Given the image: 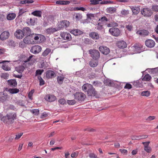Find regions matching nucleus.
Returning a JSON list of instances; mask_svg holds the SVG:
<instances>
[{
	"mask_svg": "<svg viewBox=\"0 0 158 158\" xmlns=\"http://www.w3.org/2000/svg\"><path fill=\"white\" fill-rule=\"evenodd\" d=\"M16 114L15 113H9L7 114L5 116H3L1 120L4 123L9 124L13 123L16 119Z\"/></svg>",
	"mask_w": 158,
	"mask_h": 158,
	"instance_id": "1",
	"label": "nucleus"
},
{
	"mask_svg": "<svg viewBox=\"0 0 158 158\" xmlns=\"http://www.w3.org/2000/svg\"><path fill=\"white\" fill-rule=\"evenodd\" d=\"M89 53L93 59L98 60L100 57V53L97 50L91 49L89 50Z\"/></svg>",
	"mask_w": 158,
	"mask_h": 158,
	"instance_id": "2",
	"label": "nucleus"
},
{
	"mask_svg": "<svg viewBox=\"0 0 158 158\" xmlns=\"http://www.w3.org/2000/svg\"><path fill=\"white\" fill-rule=\"evenodd\" d=\"M141 14L144 16L147 17H150L152 14L151 10L148 8H143L141 10Z\"/></svg>",
	"mask_w": 158,
	"mask_h": 158,
	"instance_id": "3",
	"label": "nucleus"
},
{
	"mask_svg": "<svg viewBox=\"0 0 158 158\" xmlns=\"http://www.w3.org/2000/svg\"><path fill=\"white\" fill-rule=\"evenodd\" d=\"M75 98L78 101L82 102L86 98V95L82 93H76L74 95Z\"/></svg>",
	"mask_w": 158,
	"mask_h": 158,
	"instance_id": "4",
	"label": "nucleus"
},
{
	"mask_svg": "<svg viewBox=\"0 0 158 158\" xmlns=\"http://www.w3.org/2000/svg\"><path fill=\"white\" fill-rule=\"evenodd\" d=\"M110 33L114 36H118L120 35V31L118 28L116 27H112L109 30Z\"/></svg>",
	"mask_w": 158,
	"mask_h": 158,
	"instance_id": "5",
	"label": "nucleus"
},
{
	"mask_svg": "<svg viewBox=\"0 0 158 158\" xmlns=\"http://www.w3.org/2000/svg\"><path fill=\"white\" fill-rule=\"evenodd\" d=\"M42 50L41 47L38 45L34 46L31 47V52L34 54L38 53L40 52Z\"/></svg>",
	"mask_w": 158,
	"mask_h": 158,
	"instance_id": "6",
	"label": "nucleus"
},
{
	"mask_svg": "<svg viewBox=\"0 0 158 158\" xmlns=\"http://www.w3.org/2000/svg\"><path fill=\"white\" fill-rule=\"evenodd\" d=\"M10 32L7 31H3L0 35V39L2 41L8 39L10 36Z\"/></svg>",
	"mask_w": 158,
	"mask_h": 158,
	"instance_id": "7",
	"label": "nucleus"
},
{
	"mask_svg": "<svg viewBox=\"0 0 158 158\" xmlns=\"http://www.w3.org/2000/svg\"><path fill=\"white\" fill-rule=\"evenodd\" d=\"M87 94L89 96L95 97L96 98L98 97V94L97 92L95 90V89L93 86L92 89L88 90Z\"/></svg>",
	"mask_w": 158,
	"mask_h": 158,
	"instance_id": "8",
	"label": "nucleus"
},
{
	"mask_svg": "<svg viewBox=\"0 0 158 158\" xmlns=\"http://www.w3.org/2000/svg\"><path fill=\"white\" fill-rule=\"evenodd\" d=\"M70 23L69 21L67 20H63L61 21L58 25L59 28H58L59 30L62 28L67 27L69 25Z\"/></svg>",
	"mask_w": 158,
	"mask_h": 158,
	"instance_id": "9",
	"label": "nucleus"
},
{
	"mask_svg": "<svg viewBox=\"0 0 158 158\" xmlns=\"http://www.w3.org/2000/svg\"><path fill=\"white\" fill-rule=\"evenodd\" d=\"M99 51L103 54L105 55L108 54L110 52L109 48L105 46H101L99 48Z\"/></svg>",
	"mask_w": 158,
	"mask_h": 158,
	"instance_id": "10",
	"label": "nucleus"
},
{
	"mask_svg": "<svg viewBox=\"0 0 158 158\" xmlns=\"http://www.w3.org/2000/svg\"><path fill=\"white\" fill-rule=\"evenodd\" d=\"M61 37L64 40H70L71 39L70 34L68 33L62 32L60 34Z\"/></svg>",
	"mask_w": 158,
	"mask_h": 158,
	"instance_id": "11",
	"label": "nucleus"
},
{
	"mask_svg": "<svg viewBox=\"0 0 158 158\" xmlns=\"http://www.w3.org/2000/svg\"><path fill=\"white\" fill-rule=\"evenodd\" d=\"M16 38L19 39H22L24 37L22 30L20 29L17 30L15 33Z\"/></svg>",
	"mask_w": 158,
	"mask_h": 158,
	"instance_id": "12",
	"label": "nucleus"
},
{
	"mask_svg": "<svg viewBox=\"0 0 158 158\" xmlns=\"http://www.w3.org/2000/svg\"><path fill=\"white\" fill-rule=\"evenodd\" d=\"M117 46L120 48H124L127 46L126 43L123 41H119L117 42Z\"/></svg>",
	"mask_w": 158,
	"mask_h": 158,
	"instance_id": "13",
	"label": "nucleus"
},
{
	"mask_svg": "<svg viewBox=\"0 0 158 158\" xmlns=\"http://www.w3.org/2000/svg\"><path fill=\"white\" fill-rule=\"evenodd\" d=\"M150 143L149 141L143 142L142 143L144 146V150L148 153H150L151 152L152 149L148 145Z\"/></svg>",
	"mask_w": 158,
	"mask_h": 158,
	"instance_id": "14",
	"label": "nucleus"
},
{
	"mask_svg": "<svg viewBox=\"0 0 158 158\" xmlns=\"http://www.w3.org/2000/svg\"><path fill=\"white\" fill-rule=\"evenodd\" d=\"M45 99L48 101L52 102L54 101L56 99V98L53 95L48 94L45 96Z\"/></svg>",
	"mask_w": 158,
	"mask_h": 158,
	"instance_id": "15",
	"label": "nucleus"
},
{
	"mask_svg": "<svg viewBox=\"0 0 158 158\" xmlns=\"http://www.w3.org/2000/svg\"><path fill=\"white\" fill-rule=\"evenodd\" d=\"M146 45L149 48H152L155 45V42L154 41L152 40H148L145 42Z\"/></svg>",
	"mask_w": 158,
	"mask_h": 158,
	"instance_id": "16",
	"label": "nucleus"
},
{
	"mask_svg": "<svg viewBox=\"0 0 158 158\" xmlns=\"http://www.w3.org/2000/svg\"><path fill=\"white\" fill-rule=\"evenodd\" d=\"M36 60V59L35 56L34 55H31L25 61V62L28 61L30 62L31 64H33L35 63Z\"/></svg>",
	"mask_w": 158,
	"mask_h": 158,
	"instance_id": "17",
	"label": "nucleus"
},
{
	"mask_svg": "<svg viewBox=\"0 0 158 158\" xmlns=\"http://www.w3.org/2000/svg\"><path fill=\"white\" fill-rule=\"evenodd\" d=\"M24 36H29L31 34V31L30 29L28 27H26L22 29Z\"/></svg>",
	"mask_w": 158,
	"mask_h": 158,
	"instance_id": "18",
	"label": "nucleus"
},
{
	"mask_svg": "<svg viewBox=\"0 0 158 158\" xmlns=\"http://www.w3.org/2000/svg\"><path fill=\"white\" fill-rule=\"evenodd\" d=\"M93 86L90 84L86 83L84 84L82 86V90L85 91H88L89 90L92 89Z\"/></svg>",
	"mask_w": 158,
	"mask_h": 158,
	"instance_id": "19",
	"label": "nucleus"
},
{
	"mask_svg": "<svg viewBox=\"0 0 158 158\" xmlns=\"http://www.w3.org/2000/svg\"><path fill=\"white\" fill-rule=\"evenodd\" d=\"M89 36L93 40H98L99 38V36L98 33L94 32L90 33Z\"/></svg>",
	"mask_w": 158,
	"mask_h": 158,
	"instance_id": "20",
	"label": "nucleus"
},
{
	"mask_svg": "<svg viewBox=\"0 0 158 158\" xmlns=\"http://www.w3.org/2000/svg\"><path fill=\"white\" fill-rule=\"evenodd\" d=\"M98 64V60L95 59L91 60L89 62V66L93 68L96 67Z\"/></svg>",
	"mask_w": 158,
	"mask_h": 158,
	"instance_id": "21",
	"label": "nucleus"
},
{
	"mask_svg": "<svg viewBox=\"0 0 158 158\" xmlns=\"http://www.w3.org/2000/svg\"><path fill=\"white\" fill-rule=\"evenodd\" d=\"M55 73L54 71L48 70L46 73V77L48 78H52L54 77Z\"/></svg>",
	"mask_w": 158,
	"mask_h": 158,
	"instance_id": "22",
	"label": "nucleus"
},
{
	"mask_svg": "<svg viewBox=\"0 0 158 158\" xmlns=\"http://www.w3.org/2000/svg\"><path fill=\"white\" fill-rule=\"evenodd\" d=\"M70 32L75 35H81L83 34V32L82 31L78 29L73 30L70 31Z\"/></svg>",
	"mask_w": 158,
	"mask_h": 158,
	"instance_id": "23",
	"label": "nucleus"
},
{
	"mask_svg": "<svg viewBox=\"0 0 158 158\" xmlns=\"http://www.w3.org/2000/svg\"><path fill=\"white\" fill-rule=\"evenodd\" d=\"M59 30V29H56L55 28L51 27L47 29L46 30V33L48 34H51Z\"/></svg>",
	"mask_w": 158,
	"mask_h": 158,
	"instance_id": "24",
	"label": "nucleus"
},
{
	"mask_svg": "<svg viewBox=\"0 0 158 158\" xmlns=\"http://www.w3.org/2000/svg\"><path fill=\"white\" fill-rule=\"evenodd\" d=\"M131 8L133 13L134 14H137L139 12L140 9L139 8L135 6H131Z\"/></svg>",
	"mask_w": 158,
	"mask_h": 158,
	"instance_id": "25",
	"label": "nucleus"
},
{
	"mask_svg": "<svg viewBox=\"0 0 158 158\" xmlns=\"http://www.w3.org/2000/svg\"><path fill=\"white\" fill-rule=\"evenodd\" d=\"M8 85L12 87H15L17 85V83L15 80L12 79L8 80Z\"/></svg>",
	"mask_w": 158,
	"mask_h": 158,
	"instance_id": "26",
	"label": "nucleus"
},
{
	"mask_svg": "<svg viewBox=\"0 0 158 158\" xmlns=\"http://www.w3.org/2000/svg\"><path fill=\"white\" fill-rule=\"evenodd\" d=\"M134 50L137 52V53H140L141 52V48H142V46L141 45L138 44H135L134 45Z\"/></svg>",
	"mask_w": 158,
	"mask_h": 158,
	"instance_id": "27",
	"label": "nucleus"
},
{
	"mask_svg": "<svg viewBox=\"0 0 158 158\" xmlns=\"http://www.w3.org/2000/svg\"><path fill=\"white\" fill-rule=\"evenodd\" d=\"M69 2L68 1L59 0L56 2V3L57 4L60 5H67L69 4Z\"/></svg>",
	"mask_w": 158,
	"mask_h": 158,
	"instance_id": "28",
	"label": "nucleus"
},
{
	"mask_svg": "<svg viewBox=\"0 0 158 158\" xmlns=\"http://www.w3.org/2000/svg\"><path fill=\"white\" fill-rule=\"evenodd\" d=\"M16 17V15L15 13H10L7 16V19L8 20H12L14 19Z\"/></svg>",
	"mask_w": 158,
	"mask_h": 158,
	"instance_id": "29",
	"label": "nucleus"
},
{
	"mask_svg": "<svg viewBox=\"0 0 158 158\" xmlns=\"http://www.w3.org/2000/svg\"><path fill=\"white\" fill-rule=\"evenodd\" d=\"M24 69V67L23 65H20L15 68L16 70L19 73H22Z\"/></svg>",
	"mask_w": 158,
	"mask_h": 158,
	"instance_id": "30",
	"label": "nucleus"
},
{
	"mask_svg": "<svg viewBox=\"0 0 158 158\" xmlns=\"http://www.w3.org/2000/svg\"><path fill=\"white\" fill-rule=\"evenodd\" d=\"M31 14L34 16H36L38 17H41L42 15V12L39 10H36L33 12Z\"/></svg>",
	"mask_w": 158,
	"mask_h": 158,
	"instance_id": "31",
	"label": "nucleus"
},
{
	"mask_svg": "<svg viewBox=\"0 0 158 158\" xmlns=\"http://www.w3.org/2000/svg\"><path fill=\"white\" fill-rule=\"evenodd\" d=\"M137 33L142 36H145L148 35L149 34V32L146 30H143L139 31H138Z\"/></svg>",
	"mask_w": 158,
	"mask_h": 158,
	"instance_id": "32",
	"label": "nucleus"
},
{
	"mask_svg": "<svg viewBox=\"0 0 158 158\" xmlns=\"http://www.w3.org/2000/svg\"><path fill=\"white\" fill-rule=\"evenodd\" d=\"M1 94H2L3 96L0 97V101L3 102L6 101L8 98V96L7 94H5L3 93H1Z\"/></svg>",
	"mask_w": 158,
	"mask_h": 158,
	"instance_id": "33",
	"label": "nucleus"
},
{
	"mask_svg": "<svg viewBox=\"0 0 158 158\" xmlns=\"http://www.w3.org/2000/svg\"><path fill=\"white\" fill-rule=\"evenodd\" d=\"M51 49L49 48H46L43 52L42 56H46L51 52Z\"/></svg>",
	"mask_w": 158,
	"mask_h": 158,
	"instance_id": "34",
	"label": "nucleus"
},
{
	"mask_svg": "<svg viewBox=\"0 0 158 158\" xmlns=\"http://www.w3.org/2000/svg\"><path fill=\"white\" fill-rule=\"evenodd\" d=\"M64 76L61 75L60 76H58L57 77V81L59 84H62L64 79Z\"/></svg>",
	"mask_w": 158,
	"mask_h": 158,
	"instance_id": "35",
	"label": "nucleus"
},
{
	"mask_svg": "<svg viewBox=\"0 0 158 158\" xmlns=\"http://www.w3.org/2000/svg\"><path fill=\"white\" fill-rule=\"evenodd\" d=\"M107 12L110 13L112 14L115 12L116 11V8L114 7H110L106 9Z\"/></svg>",
	"mask_w": 158,
	"mask_h": 158,
	"instance_id": "36",
	"label": "nucleus"
},
{
	"mask_svg": "<svg viewBox=\"0 0 158 158\" xmlns=\"http://www.w3.org/2000/svg\"><path fill=\"white\" fill-rule=\"evenodd\" d=\"M107 25L108 27H117L118 24L117 23L114 21L110 22V23H107Z\"/></svg>",
	"mask_w": 158,
	"mask_h": 158,
	"instance_id": "37",
	"label": "nucleus"
},
{
	"mask_svg": "<svg viewBox=\"0 0 158 158\" xmlns=\"http://www.w3.org/2000/svg\"><path fill=\"white\" fill-rule=\"evenodd\" d=\"M8 92L11 94L17 93L19 91V90L16 88L10 89L8 90Z\"/></svg>",
	"mask_w": 158,
	"mask_h": 158,
	"instance_id": "38",
	"label": "nucleus"
},
{
	"mask_svg": "<svg viewBox=\"0 0 158 158\" xmlns=\"http://www.w3.org/2000/svg\"><path fill=\"white\" fill-rule=\"evenodd\" d=\"M151 78V76L148 74L146 75L142 78V80L143 81H150Z\"/></svg>",
	"mask_w": 158,
	"mask_h": 158,
	"instance_id": "39",
	"label": "nucleus"
},
{
	"mask_svg": "<svg viewBox=\"0 0 158 158\" xmlns=\"http://www.w3.org/2000/svg\"><path fill=\"white\" fill-rule=\"evenodd\" d=\"M41 38H42L44 39L45 38L44 36L42 35L36 34L34 35V39L35 40H38L39 38L41 39Z\"/></svg>",
	"mask_w": 158,
	"mask_h": 158,
	"instance_id": "40",
	"label": "nucleus"
},
{
	"mask_svg": "<svg viewBox=\"0 0 158 158\" xmlns=\"http://www.w3.org/2000/svg\"><path fill=\"white\" fill-rule=\"evenodd\" d=\"M141 84V81L140 79L139 80L134 81L133 85L136 87H139Z\"/></svg>",
	"mask_w": 158,
	"mask_h": 158,
	"instance_id": "41",
	"label": "nucleus"
},
{
	"mask_svg": "<svg viewBox=\"0 0 158 158\" xmlns=\"http://www.w3.org/2000/svg\"><path fill=\"white\" fill-rule=\"evenodd\" d=\"M147 136H133L132 139V140H138L142 139H145L147 138Z\"/></svg>",
	"mask_w": 158,
	"mask_h": 158,
	"instance_id": "42",
	"label": "nucleus"
},
{
	"mask_svg": "<svg viewBox=\"0 0 158 158\" xmlns=\"http://www.w3.org/2000/svg\"><path fill=\"white\" fill-rule=\"evenodd\" d=\"M102 0H90L91 4L97 5L100 3V2Z\"/></svg>",
	"mask_w": 158,
	"mask_h": 158,
	"instance_id": "43",
	"label": "nucleus"
},
{
	"mask_svg": "<svg viewBox=\"0 0 158 158\" xmlns=\"http://www.w3.org/2000/svg\"><path fill=\"white\" fill-rule=\"evenodd\" d=\"M150 94V92L148 91H145L142 92L141 93V95L142 96L148 97Z\"/></svg>",
	"mask_w": 158,
	"mask_h": 158,
	"instance_id": "44",
	"label": "nucleus"
},
{
	"mask_svg": "<svg viewBox=\"0 0 158 158\" xmlns=\"http://www.w3.org/2000/svg\"><path fill=\"white\" fill-rule=\"evenodd\" d=\"M104 83L107 85H112V81L109 79H106L104 81Z\"/></svg>",
	"mask_w": 158,
	"mask_h": 158,
	"instance_id": "45",
	"label": "nucleus"
},
{
	"mask_svg": "<svg viewBox=\"0 0 158 158\" xmlns=\"http://www.w3.org/2000/svg\"><path fill=\"white\" fill-rule=\"evenodd\" d=\"M82 18V15L81 14L77 13L76 15L75 19L77 21H78L81 19Z\"/></svg>",
	"mask_w": 158,
	"mask_h": 158,
	"instance_id": "46",
	"label": "nucleus"
},
{
	"mask_svg": "<svg viewBox=\"0 0 158 158\" xmlns=\"http://www.w3.org/2000/svg\"><path fill=\"white\" fill-rule=\"evenodd\" d=\"M38 78L40 81V85H43L44 84V80L42 79L41 77L40 76H38Z\"/></svg>",
	"mask_w": 158,
	"mask_h": 158,
	"instance_id": "47",
	"label": "nucleus"
},
{
	"mask_svg": "<svg viewBox=\"0 0 158 158\" xmlns=\"http://www.w3.org/2000/svg\"><path fill=\"white\" fill-rule=\"evenodd\" d=\"M94 15L92 14H87V19L90 20L93 19L94 18Z\"/></svg>",
	"mask_w": 158,
	"mask_h": 158,
	"instance_id": "48",
	"label": "nucleus"
},
{
	"mask_svg": "<svg viewBox=\"0 0 158 158\" xmlns=\"http://www.w3.org/2000/svg\"><path fill=\"white\" fill-rule=\"evenodd\" d=\"M1 77L5 79H7L9 76V74L7 73H2L1 75Z\"/></svg>",
	"mask_w": 158,
	"mask_h": 158,
	"instance_id": "49",
	"label": "nucleus"
},
{
	"mask_svg": "<svg viewBox=\"0 0 158 158\" xmlns=\"http://www.w3.org/2000/svg\"><path fill=\"white\" fill-rule=\"evenodd\" d=\"M151 69L152 73L153 74H158V67L156 68L153 69Z\"/></svg>",
	"mask_w": 158,
	"mask_h": 158,
	"instance_id": "50",
	"label": "nucleus"
},
{
	"mask_svg": "<svg viewBox=\"0 0 158 158\" xmlns=\"http://www.w3.org/2000/svg\"><path fill=\"white\" fill-rule=\"evenodd\" d=\"M31 112L36 115H38L39 114V110L37 109L32 110H31Z\"/></svg>",
	"mask_w": 158,
	"mask_h": 158,
	"instance_id": "51",
	"label": "nucleus"
},
{
	"mask_svg": "<svg viewBox=\"0 0 158 158\" xmlns=\"http://www.w3.org/2000/svg\"><path fill=\"white\" fill-rule=\"evenodd\" d=\"M23 42L26 44H28L30 43V40L28 37H25L23 39Z\"/></svg>",
	"mask_w": 158,
	"mask_h": 158,
	"instance_id": "52",
	"label": "nucleus"
},
{
	"mask_svg": "<svg viewBox=\"0 0 158 158\" xmlns=\"http://www.w3.org/2000/svg\"><path fill=\"white\" fill-rule=\"evenodd\" d=\"M43 72L44 70L43 69L37 70L35 72V75H40Z\"/></svg>",
	"mask_w": 158,
	"mask_h": 158,
	"instance_id": "53",
	"label": "nucleus"
},
{
	"mask_svg": "<svg viewBox=\"0 0 158 158\" xmlns=\"http://www.w3.org/2000/svg\"><path fill=\"white\" fill-rule=\"evenodd\" d=\"M2 68L5 71H9L10 70V68L8 66L6 65H3L2 66Z\"/></svg>",
	"mask_w": 158,
	"mask_h": 158,
	"instance_id": "54",
	"label": "nucleus"
},
{
	"mask_svg": "<svg viewBox=\"0 0 158 158\" xmlns=\"http://www.w3.org/2000/svg\"><path fill=\"white\" fill-rule=\"evenodd\" d=\"M67 103L69 105H73L76 103V101L74 100H68Z\"/></svg>",
	"mask_w": 158,
	"mask_h": 158,
	"instance_id": "55",
	"label": "nucleus"
},
{
	"mask_svg": "<svg viewBox=\"0 0 158 158\" xmlns=\"http://www.w3.org/2000/svg\"><path fill=\"white\" fill-rule=\"evenodd\" d=\"M23 133H20L17 134L15 135L16 137L15 138V139L16 140L19 139L23 135Z\"/></svg>",
	"mask_w": 158,
	"mask_h": 158,
	"instance_id": "56",
	"label": "nucleus"
},
{
	"mask_svg": "<svg viewBox=\"0 0 158 158\" xmlns=\"http://www.w3.org/2000/svg\"><path fill=\"white\" fill-rule=\"evenodd\" d=\"M59 102L61 105H64L66 103V101L64 98H61L58 100Z\"/></svg>",
	"mask_w": 158,
	"mask_h": 158,
	"instance_id": "57",
	"label": "nucleus"
},
{
	"mask_svg": "<svg viewBox=\"0 0 158 158\" xmlns=\"http://www.w3.org/2000/svg\"><path fill=\"white\" fill-rule=\"evenodd\" d=\"M48 114L46 112L43 113L40 116V118L44 119L48 116Z\"/></svg>",
	"mask_w": 158,
	"mask_h": 158,
	"instance_id": "58",
	"label": "nucleus"
},
{
	"mask_svg": "<svg viewBox=\"0 0 158 158\" xmlns=\"http://www.w3.org/2000/svg\"><path fill=\"white\" fill-rule=\"evenodd\" d=\"M121 13L122 15H126L129 14V11L125 10H123L121 11Z\"/></svg>",
	"mask_w": 158,
	"mask_h": 158,
	"instance_id": "59",
	"label": "nucleus"
},
{
	"mask_svg": "<svg viewBox=\"0 0 158 158\" xmlns=\"http://www.w3.org/2000/svg\"><path fill=\"white\" fill-rule=\"evenodd\" d=\"M89 156L90 158H98L97 156L94 153H90L89 154Z\"/></svg>",
	"mask_w": 158,
	"mask_h": 158,
	"instance_id": "60",
	"label": "nucleus"
},
{
	"mask_svg": "<svg viewBox=\"0 0 158 158\" xmlns=\"http://www.w3.org/2000/svg\"><path fill=\"white\" fill-rule=\"evenodd\" d=\"M152 9L153 11L158 12V6L157 5L153 6Z\"/></svg>",
	"mask_w": 158,
	"mask_h": 158,
	"instance_id": "61",
	"label": "nucleus"
},
{
	"mask_svg": "<svg viewBox=\"0 0 158 158\" xmlns=\"http://www.w3.org/2000/svg\"><path fill=\"white\" fill-rule=\"evenodd\" d=\"M126 28L130 31H132L133 29V26L131 25H128L126 26Z\"/></svg>",
	"mask_w": 158,
	"mask_h": 158,
	"instance_id": "62",
	"label": "nucleus"
},
{
	"mask_svg": "<svg viewBox=\"0 0 158 158\" xmlns=\"http://www.w3.org/2000/svg\"><path fill=\"white\" fill-rule=\"evenodd\" d=\"M155 118V116H149L146 119V120L148 121H150L154 119Z\"/></svg>",
	"mask_w": 158,
	"mask_h": 158,
	"instance_id": "63",
	"label": "nucleus"
},
{
	"mask_svg": "<svg viewBox=\"0 0 158 158\" xmlns=\"http://www.w3.org/2000/svg\"><path fill=\"white\" fill-rule=\"evenodd\" d=\"M93 84L94 85L96 86H97L98 85H100L101 83L98 81H94Z\"/></svg>",
	"mask_w": 158,
	"mask_h": 158,
	"instance_id": "64",
	"label": "nucleus"
}]
</instances>
